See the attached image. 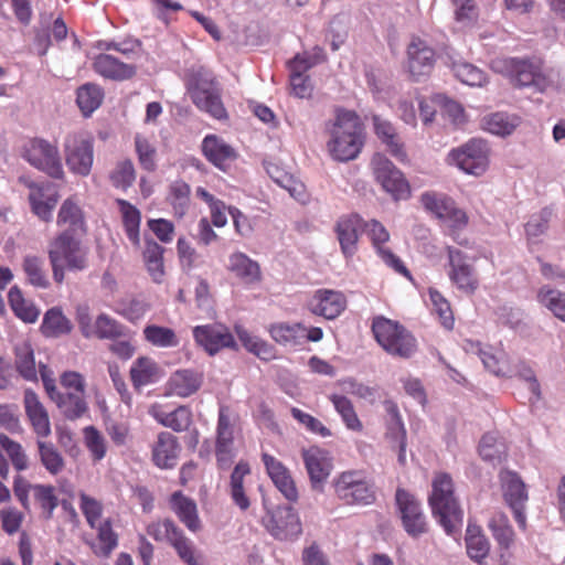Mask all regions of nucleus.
Wrapping results in <instances>:
<instances>
[{"label":"nucleus","instance_id":"obj_1","mask_svg":"<svg viewBox=\"0 0 565 565\" xmlns=\"http://www.w3.org/2000/svg\"><path fill=\"white\" fill-rule=\"evenodd\" d=\"M328 149L337 161L354 160L364 145L363 125L360 117L350 110H338L330 129Z\"/></svg>","mask_w":565,"mask_h":565},{"label":"nucleus","instance_id":"obj_2","mask_svg":"<svg viewBox=\"0 0 565 565\" xmlns=\"http://www.w3.org/2000/svg\"><path fill=\"white\" fill-rule=\"evenodd\" d=\"M70 231H63L49 245V259L52 266L53 278L62 284L65 269L81 271L88 265V248Z\"/></svg>","mask_w":565,"mask_h":565},{"label":"nucleus","instance_id":"obj_3","mask_svg":"<svg viewBox=\"0 0 565 565\" xmlns=\"http://www.w3.org/2000/svg\"><path fill=\"white\" fill-rule=\"evenodd\" d=\"M495 73L508 76L516 87H530L544 93L551 82L540 58L495 57L490 63Z\"/></svg>","mask_w":565,"mask_h":565},{"label":"nucleus","instance_id":"obj_4","mask_svg":"<svg viewBox=\"0 0 565 565\" xmlns=\"http://www.w3.org/2000/svg\"><path fill=\"white\" fill-rule=\"evenodd\" d=\"M429 505L431 513L447 534L455 533L462 522V511L454 495V484L449 475H437L431 483Z\"/></svg>","mask_w":565,"mask_h":565},{"label":"nucleus","instance_id":"obj_5","mask_svg":"<svg viewBox=\"0 0 565 565\" xmlns=\"http://www.w3.org/2000/svg\"><path fill=\"white\" fill-rule=\"evenodd\" d=\"M372 331L377 343L388 354L408 359L416 352L415 338L397 321L376 317L372 322Z\"/></svg>","mask_w":565,"mask_h":565},{"label":"nucleus","instance_id":"obj_6","mask_svg":"<svg viewBox=\"0 0 565 565\" xmlns=\"http://www.w3.org/2000/svg\"><path fill=\"white\" fill-rule=\"evenodd\" d=\"M337 498L347 505L364 507L374 503L375 489L362 471H344L333 482Z\"/></svg>","mask_w":565,"mask_h":565},{"label":"nucleus","instance_id":"obj_7","mask_svg":"<svg viewBox=\"0 0 565 565\" xmlns=\"http://www.w3.org/2000/svg\"><path fill=\"white\" fill-rule=\"evenodd\" d=\"M448 161L468 174L481 175L489 166V148L482 139H470L460 147L452 149Z\"/></svg>","mask_w":565,"mask_h":565},{"label":"nucleus","instance_id":"obj_8","mask_svg":"<svg viewBox=\"0 0 565 565\" xmlns=\"http://www.w3.org/2000/svg\"><path fill=\"white\" fill-rule=\"evenodd\" d=\"M23 158L54 179H62L64 175L57 147L44 139L30 140L24 147Z\"/></svg>","mask_w":565,"mask_h":565},{"label":"nucleus","instance_id":"obj_9","mask_svg":"<svg viewBox=\"0 0 565 565\" xmlns=\"http://www.w3.org/2000/svg\"><path fill=\"white\" fill-rule=\"evenodd\" d=\"M371 166L375 180L395 201L409 198L411 188L407 180L385 156L375 153Z\"/></svg>","mask_w":565,"mask_h":565},{"label":"nucleus","instance_id":"obj_10","mask_svg":"<svg viewBox=\"0 0 565 565\" xmlns=\"http://www.w3.org/2000/svg\"><path fill=\"white\" fill-rule=\"evenodd\" d=\"M65 161L70 170L78 175L89 174L94 161L93 141L81 135H68L64 143Z\"/></svg>","mask_w":565,"mask_h":565},{"label":"nucleus","instance_id":"obj_11","mask_svg":"<svg viewBox=\"0 0 565 565\" xmlns=\"http://www.w3.org/2000/svg\"><path fill=\"white\" fill-rule=\"evenodd\" d=\"M449 271L451 282L462 292L472 295L479 287V280L473 265L468 256L452 246H447Z\"/></svg>","mask_w":565,"mask_h":565},{"label":"nucleus","instance_id":"obj_12","mask_svg":"<svg viewBox=\"0 0 565 565\" xmlns=\"http://www.w3.org/2000/svg\"><path fill=\"white\" fill-rule=\"evenodd\" d=\"M267 531L278 540H292L301 532V522L295 509L290 505L277 507L263 519Z\"/></svg>","mask_w":565,"mask_h":565},{"label":"nucleus","instance_id":"obj_13","mask_svg":"<svg viewBox=\"0 0 565 565\" xmlns=\"http://www.w3.org/2000/svg\"><path fill=\"white\" fill-rule=\"evenodd\" d=\"M395 498L406 533L412 537L425 534L428 531V525L420 503L404 489H397Z\"/></svg>","mask_w":565,"mask_h":565},{"label":"nucleus","instance_id":"obj_14","mask_svg":"<svg viewBox=\"0 0 565 565\" xmlns=\"http://www.w3.org/2000/svg\"><path fill=\"white\" fill-rule=\"evenodd\" d=\"M301 457L309 475L312 490L322 492L324 483L333 469L332 458L327 450L319 447L303 449Z\"/></svg>","mask_w":565,"mask_h":565},{"label":"nucleus","instance_id":"obj_15","mask_svg":"<svg viewBox=\"0 0 565 565\" xmlns=\"http://www.w3.org/2000/svg\"><path fill=\"white\" fill-rule=\"evenodd\" d=\"M192 102L201 110L215 119H224L227 113L221 100L218 88L213 79L200 78L190 89Z\"/></svg>","mask_w":565,"mask_h":565},{"label":"nucleus","instance_id":"obj_16","mask_svg":"<svg viewBox=\"0 0 565 565\" xmlns=\"http://www.w3.org/2000/svg\"><path fill=\"white\" fill-rule=\"evenodd\" d=\"M20 182L30 189L29 201L32 212L41 220L47 222L52 217V211L57 203V193L51 183H35L26 178H20Z\"/></svg>","mask_w":565,"mask_h":565},{"label":"nucleus","instance_id":"obj_17","mask_svg":"<svg viewBox=\"0 0 565 565\" xmlns=\"http://www.w3.org/2000/svg\"><path fill=\"white\" fill-rule=\"evenodd\" d=\"M215 454L221 468H227L235 456L234 424L231 420L228 408L224 406L218 412Z\"/></svg>","mask_w":565,"mask_h":565},{"label":"nucleus","instance_id":"obj_18","mask_svg":"<svg viewBox=\"0 0 565 565\" xmlns=\"http://www.w3.org/2000/svg\"><path fill=\"white\" fill-rule=\"evenodd\" d=\"M435 51L424 40L413 38L407 46V67L415 81L427 76L435 64Z\"/></svg>","mask_w":565,"mask_h":565},{"label":"nucleus","instance_id":"obj_19","mask_svg":"<svg viewBox=\"0 0 565 565\" xmlns=\"http://www.w3.org/2000/svg\"><path fill=\"white\" fill-rule=\"evenodd\" d=\"M503 495L514 513V518L521 527L525 526L524 507L527 501L525 486L519 476L511 471H502L500 475Z\"/></svg>","mask_w":565,"mask_h":565},{"label":"nucleus","instance_id":"obj_20","mask_svg":"<svg viewBox=\"0 0 565 565\" xmlns=\"http://www.w3.org/2000/svg\"><path fill=\"white\" fill-rule=\"evenodd\" d=\"M195 341L205 349L210 355L216 354L221 349L233 348L235 340L228 329L222 324L198 326L193 330Z\"/></svg>","mask_w":565,"mask_h":565},{"label":"nucleus","instance_id":"obj_21","mask_svg":"<svg viewBox=\"0 0 565 565\" xmlns=\"http://www.w3.org/2000/svg\"><path fill=\"white\" fill-rule=\"evenodd\" d=\"M364 227L367 236L372 241L373 246L376 248L383 262L392 267L396 273L409 277L411 274L403 262L390 249L382 246V244L390 239V233L384 227V225L376 220H371L364 224Z\"/></svg>","mask_w":565,"mask_h":565},{"label":"nucleus","instance_id":"obj_22","mask_svg":"<svg viewBox=\"0 0 565 565\" xmlns=\"http://www.w3.org/2000/svg\"><path fill=\"white\" fill-rule=\"evenodd\" d=\"M347 299L341 291L331 289L317 290L309 302L312 313L332 320L345 309Z\"/></svg>","mask_w":565,"mask_h":565},{"label":"nucleus","instance_id":"obj_23","mask_svg":"<svg viewBox=\"0 0 565 565\" xmlns=\"http://www.w3.org/2000/svg\"><path fill=\"white\" fill-rule=\"evenodd\" d=\"M266 471L279 492L291 502L298 500V491L288 468L274 456L263 454Z\"/></svg>","mask_w":565,"mask_h":565},{"label":"nucleus","instance_id":"obj_24","mask_svg":"<svg viewBox=\"0 0 565 565\" xmlns=\"http://www.w3.org/2000/svg\"><path fill=\"white\" fill-rule=\"evenodd\" d=\"M23 404L26 417L36 437H49L52 433L50 417L38 394L30 388L25 390Z\"/></svg>","mask_w":565,"mask_h":565},{"label":"nucleus","instance_id":"obj_25","mask_svg":"<svg viewBox=\"0 0 565 565\" xmlns=\"http://www.w3.org/2000/svg\"><path fill=\"white\" fill-rule=\"evenodd\" d=\"M94 71L104 78L122 82L136 75V66L119 61L111 54L100 53L93 60Z\"/></svg>","mask_w":565,"mask_h":565},{"label":"nucleus","instance_id":"obj_26","mask_svg":"<svg viewBox=\"0 0 565 565\" xmlns=\"http://www.w3.org/2000/svg\"><path fill=\"white\" fill-rule=\"evenodd\" d=\"M361 227L362 218L356 214L342 216L337 222L335 233L345 258H350L356 253Z\"/></svg>","mask_w":565,"mask_h":565},{"label":"nucleus","instance_id":"obj_27","mask_svg":"<svg viewBox=\"0 0 565 565\" xmlns=\"http://www.w3.org/2000/svg\"><path fill=\"white\" fill-rule=\"evenodd\" d=\"M179 451L177 438L168 431H162L152 448V460L161 469H171L177 465Z\"/></svg>","mask_w":565,"mask_h":565},{"label":"nucleus","instance_id":"obj_28","mask_svg":"<svg viewBox=\"0 0 565 565\" xmlns=\"http://www.w3.org/2000/svg\"><path fill=\"white\" fill-rule=\"evenodd\" d=\"M373 125L376 136L386 146L390 153L396 160L405 162L407 153L393 125L377 115L373 116Z\"/></svg>","mask_w":565,"mask_h":565},{"label":"nucleus","instance_id":"obj_29","mask_svg":"<svg viewBox=\"0 0 565 565\" xmlns=\"http://www.w3.org/2000/svg\"><path fill=\"white\" fill-rule=\"evenodd\" d=\"M202 149L205 157L221 170L226 169V163L235 159L234 149L214 135L203 139Z\"/></svg>","mask_w":565,"mask_h":565},{"label":"nucleus","instance_id":"obj_30","mask_svg":"<svg viewBox=\"0 0 565 565\" xmlns=\"http://www.w3.org/2000/svg\"><path fill=\"white\" fill-rule=\"evenodd\" d=\"M202 384V376L192 370H178L169 379L170 393L180 397L194 394Z\"/></svg>","mask_w":565,"mask_h":565},{"label":"nucleus","instance_id":"obj_31","mask_svg":"<svg viewBox=\"0 0 565 565\" xmlns=\"http://www.w3.org/2000/svg\"><path fill=\"white\" fill-rule=\"evenodd\" d=\"M171 509L190 531L196 532L201 527L195 502L180 491L172 494Z\"/></svg>","mask_w":565,"mask_h":565},{"label":"nucleus","instance_id":"obj_32","mask_svg":"<svg viewBox=\"0 0 565 565\" xmlns=\"http://www.w3.org/2000/svg\"><path fill=\"white\" fill-rule=\"evenodd\" d=\"M150 415L162 426L174 431H183L189 428L192 422V413L185 406H179L172 412H164L159 407H151Z\"/></svg>","mask_w":565,"mask_h":565},{"label":"nucleus","instance_id":"obj_33","mask_svg":"<svg viewBox=\"0 0 565 565\" xmlns=\"http://www.w3.org/2000/svg\"><path fill=\"white\" fill-rule=\"evenodd\" d=\"M97 542L87 541L93 553L99 557H108L118 545V536L113 531L111 521L109 519L96 524Z\"/></svg>","mask_w":565,"mask_h":565},{"label":"nucleus","instance_id":"obj_34","mask_svg":"<svg viewBox=\"0 0 565 565\" xmlns=\"http://www.w3.org/2000/svg\"><path fill=\"white\" fill-rule=\"evenodd\" d=\"M228 269L248 284L256 282L260 279L258 263L241 252H236L230 256Z\"/></svg>","mask_w":565,"mask_h":565},{"label":"nucleus","instance_id":"obj_35","mask_svg":"<svg viewBox=\"0 0 565 565\" xmlns=\"http://www.w3.org/2000/svg\"><path fill=\"white\" fill-rule=\"evenodd\" d=\"M385 408L390 415V422L387 424V437L397 444L399 448L398 461L404 463L406 449V429L402 422L396 404L393 402H386Z\"/></svg>","mask_w":565,"mask_h":565},{"label":"nucleus","instance_id":"obj_36","mask_svg":"<svg viewBox=\"0 0 565 565\" xmlns=\"http://www.w3.org/2000/svg\"><path fill=\"white\" fill-rule=\"evenodd\" d=\"M269 333L271 338L284 347H297L305 341V326L301 323H275L270 326Z\"/></svg>","mask_w":565,"mask_h":565},{"label":"nucleus","instance_id":"obj_37","mask_svg":"<svg viewBox=\"0 0 565 565\" xmlns=\"http://www.w3.org/2000/svg\"><path fill=\"white\" fill-rule=\"evenodd\" d=\"M57 225H67L65 231L73 235H84L86 233L85 222L81 209L71 200H66L61 205L57 215Z\"/></svg>","mask_w":565,"mask_h":565},{"label":"nucleus","instance_id":"obj_38","mask_svg":"<svg viewBox=\"0 0 565 565\" xmlns=\"http://www.w3.org/2000/svg\"><path fill=\"white\" fill-rule=\"evenodd\" d=\"M116 203L122 216V223L126 234L130 242L138 246L140 244L139 227L141 222L140 211L128 201L117 199Z\"/></svg>","mask_w":565,"mask_h":565},{"label":"nucleus","instance_id":"obj_39","mask_svg":"<svg viewBox=\"0 0 565 565\" xmlns=\"http://www.w3.org/2000/svg\"><path fill=\"white\" fill-rule=\"evenodd\" d=\"M85 393L68 392L60 394L58 398L53 402L56 403L63 415L71 420L82 417L87 411V403L85 401Z\"/></svg>","mask_w":565,"mask_h":565},{"label":"nucleus","instance_id":"obj_40","mask_svg":"<svg viewBox=\"0 0 565 565\" xmlns=\"http://www.w3.org/2000/svg\"><path fill=\"white\" fill-rule=\"evenodd\" d=\"M250 469L249 465L245 461H239L232 475H231V482H230V492L233 501L236 505L239 507L242 510H247L249 508V499L245 493V489L243 486L244 477L249 475Z\"/></svg>","mask_w":565,"mask_h":565},{"label":"nucleus","instance_id":"obj_41","mask_svg":"<svg viewBox=\"0 0 565 565\" xmlns=\"http://www.w3.org/2000/svg\"><path fill=\"white\" fill-rule=\"evenodd\" d=\"M38 452L43 467L53 476L58 475L65 467V461L57 448L52 444L38 438Z\"/></svg>","mask_w":565,"mask_h":565},{"label":"nucleus","instance_id":"obj_42","mask_svg":"<svg viewBox=\"0 0 565 565\" xmlns=\"http://www.w3.org/2000/svg\"><path fill=\"white\" fill-rule=\"evenodd\" d=\"M147 270L154 282H161L164 276L163 247L154 241H147L143 250Z\"/></svg>","mask_w":565,"mask_h":565},{"label":"nucleus","instance_id":"obj_43","mask_svg":"<svg viewBox=\"0 0 565 565\" xmlns=\"http://www.w3.org/2000/svg\"><path fill=\"white\" fill-rule=\"evenodd\" d=\"M518 125L519 118L505 113H493L484 116L481 120V126L484 130L498 136L512 134Z\"/></svg>","mask_w":565,"mask_h":565},{"label":"nucleus","instance_id":"obj_44","mask_svg":"<svg viewBox=\"0 0 565 565\" xmlns=\"http://www.w3.org/2000/svg\"><path fill=\"white\" fill-rule=\"evenodd\" d=\"M104 99L103 89L94 83H86L77 89L76 102L85 116L95 111Z\"/></svg>","mask_w":565,"mask_h":565},{"label":"nucleus","instance_id":"obj_45","mask_svg":"<svg viewBox=\"0 0 565 565\" xmlns=\"http://www.w3.org/2000/svg\"><path fill=\"white\" fill-rule=\"evenodd\" d=\"M479 454L484 461L495 466L504 460L507 456V446L495 435L486 434L480 440Z\"/></svg>","mask_w":565,"mask_h":565},{"label":"nucleus","instance_id":"obj_46","mask_svg":"<svg viewBox=\"0 0 565 565\" xmlns=\"http://www.w3.org/2000/svg\"><path fill=\"white\" fill-rule=\"evenodd\" d=\"M41 329L46 337H60L71 332L72 323L60 309L52 308L44 315Z\"/></svg>","mask_w":565,"mask_h":565},{"label":"nucleus","instance_id":"obj_47","mask_svg":"<svg viewBox=\"0 0 565 565\" xmlns=\"http://www.w3.org/2000/svg\"><path fill=\"white\" fill-rule=\"evenodd\" d=\"M330 401L348 429L353 431H361L363 429V425L356 415L352 402L345 395L332 394Z\"/></svg>","mask_w":565,"mask_h":565},{"label":"nucleus","instance_id":"obj_48","mask_svg":"<svg viewBox=\"0 0 565 565\" xmlns=\"http://www.w3.org/2000/svg\"><path fill=\"white\" fill-rule=\"evenodd\" d=\"M0 447L18 472L29 469V457L20 443L0 433Z\"/></svg>","mask_w":565,"mask_h":565},{"label":"nucleus","instance_id":"obj_49","mask_svg":"<svg viewBox=\"0 0 565 565\" xmlns=\"http://www.w3.org/2000/svg\"><path fill=\"white\" fill-rule=\"evenodd\" d=\"M191 189L188 183L177 180L170 185L168 200L177 217H183L189 209Z\"/></svg>","mask_w":565,"mask_h":565},{"label":"nucleus","instance_id":"obj_50","mask_svg":"<svg viewBox=\"0 0 565 565\" xmlns=\"http://www.w3.org/2000/svg\"><path fill=\"white\" fill-rule=\"evenodd\" d=\"M158 367L149 358H138L130 369V377L135 387H141L154 380Z\"/></svg>","mask_w":565,"mask_h":565},{"label":"nucleus","instance_id":"obj_51","mask_svg":"<svg viewBox=\"0 0 565 565\" xmlns=\"http://www.w3.org/2000/svg\"><path fill=\"white\" fill-rule=\"evenodd\" d=\"M179 558L186 565H204L203 558L196 552L194 543L188 539L181 530L170 544Z\"/></svg>","mask_w":565,"mask_h":565},{"label":"nucleus","instance_id":"obj_52","mask_svg":"<svg viewBox=\"0 0 565 565\" xmlns=\"http://www.w3.org/2000/svg\"><path fill=\"white\" fill-rule=\"evenodd\" d=\"M466 547L469 557L478 563L486 558L490 551V544L478 527H468Z\"/></svg>","mask_w":565,"mask_h":565},{"label":"nucleus","instance_id":"obj_53","mask_svg":"<svg viewBox=\"0 0 565 565\" xmlns=\"http://www.w3.org/2000/svg\"><path fill=\"white\" fill-rule=\"evenodd\" d=\"M15 367L28 381L36 380V367L31 345L26 342L15 348Z\"/></svg>","mask_w":565,"mask_h":565},{"label":"nucleus","instance_id":"obj_54","mask_svg":"<svg viewBox=\"0 0 565 565\" xmlns=\"http://www.w3.org/2000/svg\"><path fill=\"white\" fill-rule=\"evenodd\" d=\"M455 76L463 84L470 86H482L487 82V76L479 67L462 61H455L451 64Z\"/></svg>","mask_w":565,"mask_h":565},{"label":"nucleus","instance_id":"obj_55","mask_svg":"<svg viewBox=\"0 0 565 565\" xmlns=\"http://www.w3.org/2000/svg\"><path fill=\"white\" fill-rule=\"evenodd\" d=\"M23 270L28 281L38 288L45 289L50 282L44 270V262L38 256L28 255L23 259Z\"/></svg>","mask_w":565,"mask_h":565},{"label":"nucleus","instance_id":"obj_56","mask_svg":"<svg viewBox=\"0 0 565 565\" xmlns=\"http://www.w3.org/2000/svg\"><path fill=\"white\" fill-rule=\"evenodd\" d=\"M109 180L117 189H129L136 180L134 162L130 159L118 161L109 174Z\"/></svg>","mask_w":565,"mask_h":565},{"label":"nucleus","instance_id":"obj_57","mask_svg":"<svg viewBox=\"0 0 565 565\" xmlns=\"http://www.w3.org/2000/svg\"><path fill=\"white\" fill-rule=\"evenodd\" d=\"M93 330V335L99 339L113 340L125 335V327L106 313L96 318Z\"/></svg>","mask_w":565,"mask_h":565},{"label":"nucleus","instance_id":"obj_58","mask_svg":"<svg viewBox=\"0 0 565 565\" xmlns=\"http://www.w3.org/2000/svg\"><path fill=\"white\" fill-rule=\"evenodd\" d=\"M135 149L141 168L150 172L154 171L157 168V150L148 138L137 134L135 136Z\"/></svg>","mask_w":565,"mask_h":565},{"label":"nucleus","instance_id":"obj_59","mask_svg":"<svg viewBox=\"0 0 565 565\" xmlns=\"http://www.w3.org/2000/svg\"><path fill=\"white\" fill-rule=\"evenodd\" d=\"M237 334L243 345L259 359L269 361L275 356L274 348L262 339L242 329H237Z\"/></svg>","mask_w":565,"mask_h":565},{"label":"nucleus","instance_id":"obj_60","mask_svg":"<svg viewBox=\"0 0 565 565\" xmlns=\"http://www.w3.org/2000/svg\"><path fill=\"white\" fill-rule=\"evenodd\" d=\"M181 529L170 519L151 522L147 526V534L158 542H168L178 535Z\"/></svg>","mask_w":565,"mask_h":565},{"label":"nucleus","instance_id":"obj_61","mask_svg":"<svg viewBox=\"0 0 565 565\" xmlns=\"http://www.w3.org/2000/svg\"><path fill=\"white\" fill-rule=\"evenodd\" d=\"M492 535L502 548H509L513 542L514 532L504 514L493 516L489 523Z\"/></svg>","mask_w":565,"mask_h":565},{"label":"nucleus","instance_id":"obj_62","mask_svg":"<svg viewBox=\"0 0 565 565\" xmlns=\"http://www.w3.org/2000/svg\"><path fill=\"white\" fill-rule=\"evenodd\" d=\"M540 302L550 309L556 318L565 321V292L542 288L539 292Z\"/></svg>","mask_w":565,"mask_h":565},{"label":"nucleus","instance_id":"obj_63","mask_svg":"<svg viewBox=\"0 0 565 565\" xmlns=\"http://www.w3.org/2000/svg\"><path fill=\"white\" fill-rule=\"evenodd\" d=\"M143 334L147 341L157 347H177L179 343L174 331L170 328L148 326L145 328Z\"/></svg>","mask_w":565,"mask_h":565},{"label":"nucleus","instance_id":"obj_64","mask_svg":"<svg viewBox=\"0 0 565 565\" xmlns=\"http://www.w3.org/2000/svg\"><path fill=\"white\" fill-rule=\"evenodd\" d=\"M54 492L55 489L53 486L35 484L33 487V498L44 511L45 519H51L54 510L58 505V499Z\"/></svg>","mask_w":565,"mask_h":565}]
</instances>
